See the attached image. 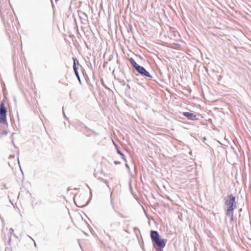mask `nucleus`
Instances as JSON below:
<instances>
[{"mask_svg":"<svg viewBox=\"0 0 251 251\" xmlns=\"http://www.w3.org/2000/svg\"><path fill=\"white\" fill-rule=\"evenodd\" d=\"M8 132L6 130H1L0 129V138L2 135H7Z\"/></svg>","mask_w":251,"mask_h":251,"instance_id":"obj_10","label":"nucleus"},{"mask_svg":"<svg viewBox=\"0 0 251 251\" xmlns=\"http://www.w3.org/2000/svg\"><path fill=\"white\" fill-rule=\"evenodd\" d=\"M117 153L118 154H119L121 156V157L123 159H124L125 161H126V160L125 158V155L123 154V153H122L121 151H120L118 149L117 150Z\"/></svg>","mask_w":251,"mask_h":251,"instance_id":"obj_9","label":"nucleus"},{"mask_svg":"<svg viewBox=\"0 0 251 251\" xmlns=\"http://www.w3.org/2000/svg\"><path fill=\"white\" fill-rule=\"evenodd\" d=\"M129 61L132 64L133 67L136 70L137 68H138L140 65H139L132 58H130Z\"/></svg>","mask_w":251,"mask_h":251,"instance_id":"obj_8","label":"nucleus"},{"mask_svg":"<svg viewBox=\"0 0 251 251\" xmlns=\"http://www.w3.org/2000/svg\"><path fill=\"white\" fill-rule=\"evenodd\" d=\"M74 70L75 73V75L76 76L77 79H78L79 81L80 82V77L78 74V72L77 71V68L76 66V63H75V60H74V65H73Z\"/></svg>","mask_w":251,"mask_h":251,"instance_id":"obj_7","label":"nucleus"},{"mask_svg":"<svg viewBox=\"0 0 251 251\" xmlns=\"http://www.w3.org/2000/svg\"><path fill=\"white\" fill-rule=\"evenodd\" d=\"M114 225V223H112V224H110V226H111V227H113V225Z\"/></svg>","mask_w":251,"mask_h":251,"instance_id":"obj_13","label":"nucleus"},{"mask_svg":"<svg viewBox=\"0 0 251 251\" xmlns=\"http://www.w3.org/2000/svg\"><path fill=\"white\" fill-rule=\"evenodd\" d=\"M14 233V230L10 228L9 229V234H10V235H12Z\"/></svg>","mask_w":251,"mask_h":251,"instance_id":"obj_11","label":"nucleus"},{"mask_svg":"<svg viewBox=\"0 0 251 251\" xmlns=\"http://www.w3.org/2000/svg\"><path fill=\"white\" fill-rule=\"evenodd\" d=\"M107 235H108V237H110V235H109V234H107Z\"/></svg>","mask_w":251,"mask_h":251,"instance_id":"obj_16","label":"nucleus"},{"mask_svg":"<svg viewBox=\"0 0 251 251\" xmlns=\"http://www.w3.org/2000/svg\"><path fill=\"white\" fill-rule=\"evenodd\" d=\"M136 71L142 75L148 77L150 79L152 78V76L150 73L142 66H139V67L137 68Z\"/></svg>","mask_w":251,"mask_h":251,"instance_id":"obj_3","label":"nucleus"},{"mask_svg":"<svg viewBox=\"0 0 251 251\" xmlns=\"http://www.w3.org/2000/svg\"><path fill=\"white\" fill-rule=\"evenodd\" d=\"M151 238L152 242L155 240L160 238V236L157 231L155 230H151Z\"/></svg>","mask_w":251,"mask_h":251,"instance_id":"obj_5","label":"nucleus"},{"mask_svg":"<svg viewBox=\"0 0 251 251\" xmlns=\"http://www.w3.org/2000/svg\"><path fill=\"white\" fill-rule=\"evenodd\" d=\"M225 205L226 206V210L227 211L226 215L229 217L231 220H233L234 209L237 208L235 201V197L232 195H228L225 198Z\"/></svg>","mask_w":251,"mask_h":251,"instance_id":"obj_1","label":"nucleus"},{"mask_svg":"<svg viewBox=\"0 0 251 251\" xmlns=\"http://www.w3.org/2000/svg\"><path fill=\"white\" fill-rule=\"evenodd\" d=\"M107 235H108V237H110V235H109V234H107Z\"/></svg>","mask_w":251,"mask_h":251,"instance_id":"obj_17","label":"nucleus"},{"mask_svg":"<svg viewBox=\"0 0 251 251\" xmlns=\"http://www.w3.org/2000/svg\"><path fill=\"white\" fill-rule=\"evenodd\" d=\"M7 108L4 104V100H3L0 104V124H2L7 126L6 121Z\"/></svg>","mask_w":251,"mask_h":251,"instance_id":"obj_2","label":"nucleus"},{"mask_svg":"<svg viewBox=\"0 0 251 251\" xmlns=\"http://www.w3.org/2000/svg\"><path fill=\"white\" fill-rule=\"evenodd\" d=\"M13 135H14V133H12V135H11V137H12L13 136Z\"/></svg>","mask_w":251,"mask_h":251,"instance_id":"obj_18","label":"nucleus"},{"mask_svg":"<svg viewBox=\"0 0 251 251\" xmlns=\"http://www.w3.org/2000/svg\"><path fill=\"white\" fill-rule=\"evenodd\" d=\"M183 115L188 118L189 120H195L196 119V115L194 113H190L188 112H183Z\"/></svg>","mask_w":251,"mask_h":251,"instance_id":"obj_6","label":"nucleus"},{"mask_svg":"<svg viewBox=\"0 0 251 251\" xmlns=\"http://www.w3.org/2000/svg\"><path fill=\"white\" fill-rule=\"evenodd\" d=\"M126 166L127 168L129 169L128 165L127 164H126Z\"/></svg>","mask_w":251,"mask_h":251,"instance_id":"obj_14","label":"nucleus"},{"mask_svg":"<svg viewBox=\"0 0 251 251\" xmlns=\"http://www.w3.org/2000/svg\"><path fill=\"white\" fill-rule=\"evenodd\" d=\"M107 235H108V237H110V235H109V234H107Z\"/></svg>","mask_w":251,"mask_h":251,"instance_id":"obj_15","label":"nucleus"},{"mask_svg":"<svg viewBox=\"0 0 251 251\" xmlns=\"http://www.w3.org/2000/svg\"><path fill=\"white\" fill-rule=\"evenodd\" d=\"M155 243L158 247L160 248H163L165 247L166 244L164 240L159 238L153 242Z\"/></svg>","mask_w":251,"mask_h":251,"instance_id":"obj_4","label":"nucleus"},{"mask_svg":"<svg viewBox=\"0 0 251 251\" xmlns=\"http://www.w3.org/2000/svg\"><path fill=\"white\" fill-rule=\"evenodd\" d=\"M114 163H115V164H120V162H119V161H114Z\"/></svg>","mask_w":251,"mask_h":251,"instance_id":"obj_12","label":"nucleus"}]
</instances>
